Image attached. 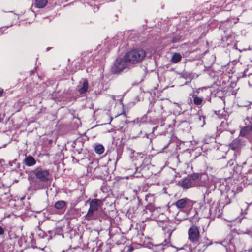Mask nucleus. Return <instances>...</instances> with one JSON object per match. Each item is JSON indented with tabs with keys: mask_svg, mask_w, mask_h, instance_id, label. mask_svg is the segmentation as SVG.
<instances>
[{
	"mask_svg": "<svg viewBox=\"0 0 252 252\" xmlns=\"http://www.w3.org/2000/svg\"><path fill=\"white\" fill-rule=\"evenodd\" d=\"M146 52L141 48L134 49L126 54L124 59L128 63H137L141 62L145 57Z\"/></svg>",
	"mask_w": 252,
	"mask_h": 252,
	"instance_id": "nucleus-2",
	"label": "nucleus"
},
{
	"mask_svg": "<svg viewBox=\"0 0 252 252\" xmlns=\"http://www.w3.org/2000/svg\"><path fill=\"white\" fill-rule=\"evenodd\" d=\"M3 93V90H0V97L2 95Z\"/></svg>",
	"mask_w": 252,
	"mask_h": 252,
	"instance_id": "nucleus-27",
	"label": "nucleus"
},
{
	"mask_svg": "<svg viewBox=\"0 0 252 252\" xmlns=\"http://www.w3.org/2000/svg\"><path fill=\"white\" fill-rule=\"evenodd\" d=\"M155 219H156V220L157 221L159 222H161L162 221L164 222L167 221V220H166V217L164 216L163 214H161L158 218L155 217Z\"/></svg>",
	"mask_w": 252,
	"mask_h": 252,
	"instance_id": "nucleus-19",
	"label": "nucleus"
},
{
	"mask_svg": "<svg viewBox=\"0 0 252 252\" xmlns=\"http://www.w3.org/2000/svg\"><path fill=\"white\" fill-rule=\"evenodd\" d=\"M250 131H251L249 126H246L244 127V128H242L240 130V135L241 136H245L246 134L249 133Z\"/></svg>",
	"mask_w": 252,
	"mask_h": 252,
	"instance_id": "nucleus-16",
	"label": "nucleus"
},
{
	"mask_svg": "<svg viewBox=\"0 0 252 252\" xmlns=\"http://www.w3.org/2000/svg\"><path fill=\"white\" fill-rule=\"evenodd\" d=\"M34 188H35V189H40L41 188H40V187H38V186L35 187Z\"/></svg>",
	"mask_w": 252,
	"mask_h": 252,
	"instance_id": "nucleus-28",
	"label": "nucleus"
},
{
	"mask_svg": "<svg viewBox=\"0 0 252 252\" xmlns=\"http://www.w3.org/2000/svg\"><path fill=\"white\" fill-rule=\"evenodd\" d=\"M49 49H50V48H47V51H49Z\"/></svg>",
	"mask_w": 252,
	"mask_h": 252,
	"instance_id": "nucleus-30",
	"label": "nucleus"
},
{
	"mask_svg": "<svg viewBox=\"0 0 252 252\" xmlns=\"http://www.w3.org/2000/svg\"><path fill=\"white\" fill-rule=\"evenodd\" d=\"M23 162L26 165L29 167L34 166L36 163L35 158L31 156L26 157Z\"/></svg>",
	"mask_w": 252,
	"mask_h": 252,
	"instance_id": "nucleus-9",
	"label": "nucleus"
},
{
	"mask_svg": "<svg viewBox=\"0 0 252 252\" xmlns=\"http://www.w3.org/2000/svg\"><path fill=\"white\" fill-rule=\"evenodd\" d=\"M127 62L125 59H117L112 67L113 72L115 73H119L126 67Z\"/></svg>",
	"mask_w": 252,
	"mask_h": 252,
	"instance_id": "nucleus-6",
	"label": "nucleus"
},
{
	"mask_svg": "<svg viewBox=\"0 0 252 252\" xmlns=\"http://www.w3.org/2000/svg\"><path fill=\"white\" fill-rule=\"evenodd\" d=\"M66 205V202L63 200H60L57 201L55 204L54 207L57 209H63Z\"/></svg>",
	"mask_w": 252,
	"mask_h": 252,
	"instance_id": "nucleus-14",
	"label": "nucleus"
},
{
	"mask_svg": "<svg viewBox=\"0 0 252 252\" xmlns=\"http://www.w3.org/2000/svg\"><path fill=\"white\" fill-rule=\"evenodd\" d=\"M89 204L90 208L85 216V219L88 220L94 219V213L98 210L99 207L102 204V202L100 199H93L90 201Z\"/></svg>",
	"mask_w": 252,
	"mask_h": 252,
	"instance_id": "nucleus-4",
	"label": "nucleus"
},
{
	"mask_svg": "<svg viewBox=\"0 0 252 252\" xmlns=\"http://www.w3.org/2000/svg\"><path fill=\"white\" fill-rule=\"evenodd\" d=\"M207 189L205 193L204 194V197L206 198L208 196L209 194L211 193L212 191H214L215 189V186L206 187Z\"/></svg>",
	"mask_w": 252,
	"mask_h": 252,
	"instance_id": "nucleus-18",
	"label": "nucleus"
},
{
	"mask_svg": "<svg viewBox=\"0 0 252 252\" xmlns=\"http://www.w3.org/2000/svg\"><path fill=\"white\" fill-rule=\"evenodd\" d=\"M188 239L193 244H198L196 247L197 252H203L207 247L212 244V242H200L201 236L199 227L192 225L188 231Z\"/></svg>",
	"mask_w": 252,
	"mask_h": 252,
	"instance_id": "nucleus-1",
	"label": "nucleus"
},
{
	"mask_svg": "<svg viewBox=\"0 0 252 252\" xmlns=\"http://www.w3.org/2000/svg\"><path fill=\"white\" fill-rule=\"evenodd\" d=\"M182 59V56L179 53H174L171 59V62L176 63L179 62Z\"/></svg>",
	"mask_w": 252,
	"mask_h": 252,
	"instance_id": "nucleus-12",
	"label": "nucleus"
},
{
	"mask_svg": "<svg viewBox=\"0 0 252 252\" xmlns=\"http://www.w3.org/2000/svg\"><path fill=\"white\" fill-rule=\"evenodd\" d=\"M181 36L179 35H176L172 38L171 42L173 43L179 42L181 41Z\"/></svg>",
	"mask_w": 252,
	"mask_h": 252,
	"instance_id": "nucleus-20",
	"label": "nucleus"
},
{
	"mask_svg": "<svg viewBox=\"0 0 252 252\" xmlns=\"http://www.w3.org/2000/svg\"><path fill=\"white\" fill-rule=\"evenodd\" d=\"M199 120H200L202 118L203 120V121L204 122L205 117L204 116H202V117L199 116ZM203 124H204V122L203 123Z\"/></svg>",
	"mask_w": 252,
	"mask_h": 252,
	"instance_id": "nucleus-25",
	"label": "nucleus"
},
{
	"mask_svg": "<svg viewBox=\"0 0 252 252\" xmlns=\"http://www.w3.org/2000/svg\"><path fill=\"white\" fill-rule=\"evenodd\" d=\"M193 180L191 179V174L189 176L188 178H184L181 182H179L180 185L184 189H187L193 186Z\"/></svg>",
	"mask_w": 252,
	"mask_h": 252,
	"instance_id": "nucleus-7",
	"label": "nucleus"
},
{
	"mask_svg": "<svg viewBox=\"0 0 252 252\" xmlns=\"http://www.w3.org/2000/svg\"><path fill=\"white\" fill-rule=\"evenodd\" d=\"M105 252H110V250H107L105 251Z\"/></svg>",
	"mask_w": 252,
	"mask_h": 252,
	"instance_id": "nucleus-29",
	"label": "nucleus"
},
{
	"mask_svg": "<svg viewBox=\"0 0 252 252\" xmlns=\"http://www.w3.org/2000/svg\"><path fill=\"white\" fill-rule=\"evenodd\" d=\"M146 210H149L150 212H153V214H152V216L154 215V213L155 212V209L154 208V207L152 204H149L146 207Z\"/></svg>",
	"mask_w": 252,
	"mask_h": 252,
	"instance_id": "nucleus-21",
	"label": "nucleus"
},
{
	"mask_svg": "<svg viewBox=\"0 0 252 252\" xmlns=\"http://www.w3.org/2000/svg\"><path fill=\"white\" fill-rule=\"evenodd\" d=\"M194 187H207L208 178L204 173H193L191 174Z\"/></svg>",
	"mask_w": 252,
	"mask_h": 252,
	"instance_id": "nucleus-3",
	"label": "nucleus"
},
{
	"mask_svg": "<svg viewBox=\"0 0 252 252\" xmlns=\"http://www.w3.org/2000/svg\"><path fill=\"white\" fill-rule=\"evenodd\" d=\"M88 88V82L86 79H84L82 86L78 89V92L81 94H85Z\"/></svg>",
	"mask_w": 252,
	"mask_h": 252,
	"instance_id": "nucleus-10",
	"label": "nucleus"
},
{
	"mask_svg": "<svg viewBox=\"0 0 252 252\" xmlns=\"http://www.w3.org/2000/svg\"><path fill=\"white\" fill-rule=\"evenodd\" d=\"M251 131H252V123L250 125V126H248Z\"/></svg>",
	"mask_w": 252,
	"mask_h": 252,
	"instance_id": "nucleus-26",
	"label": "nucleus"
},
{
	"mask_svg": "<svg viewBox=\"0 0 252 252\" xmlns=\"http://www.w3.org/2000/svg\"><path fill=\"white\" fill-rule=\"evenodd\" d=\"M20 164H18V167L19 168Z\"/></svg>",
	"mask_w": 252,
	"mask_h": 252,
	"instance_id": "nucleus-31",
	"label": "nucleus"
},
{
	"mask_svg": "<svg viewBox=\"0 0 252 252\" xmlns=\"http://www.w3.org/2000/svg\"><path fill=\"white\" fill-rule=\"evenodd\" d=\"M33 173L37 179L42 182H46L49 179L50 173L48 170L41 167H38L33 171Z\"/></svg>",
	"mask_w": 252,
	"mask_h": 252,
	"instance_id": "nucleus-5",
	"label": "nucleus"
},
{
	"mask_svg": "<svg viewBox=\"0 0 252 252\" xmlns=\"http://www.w3.org/2000/svg\"><path fill=\"white\" fill-rule=\"evenodd\" d=\"M104 148L102 145H97L95 147V152L98 154H102L104 152Z\"/></svg>",
	"mask_w": 252,
	"mask_h": 252,
	"instance_id": "nucleus-17",
	"label": "nucleus"
},
{
	"mask_svg": "<svg viewBox=\"0 0 252 252\" xmlns=\"http://www.w3.org/2000/svg\"><path fill=\"white\" fill-rule=\"evenodd\" d=\"M190 204V200L187 198H184L177 200L174 204L177 207V208L181 209L186 207Z\"/></svg>",
	"mask_w": 252,
	"mask_h": 252,
	"instance_id": "nucleus-8",
	"label": "nucleus"
},
{
	"mask_svg": "<svg viewBox=\"0 0 252 252\" xmlns=\"http://www.w3.org/2000/svg\"><path fill=\"white\" fill-rule=\"evenodd\" d=\"M234 160L233 159H231L228 162L226 166H231L234 164Z\"/></svg>",
	"mask_w": 252,
	"mask_h": 252,
	"instance_id": "nucleus-23",
	"label": "nucleus"
},
{
	"mask_svg": "<svg viewBox=\"0 0 252 252\" xmlns=\"http://www.w3.org/2000/svg\"><path fill=\"white\" fill-rule=\"evenodd\" d=\"M4 233V229L1 226H0V235H2Z\"/></svg>",
	"mask_w": 252,
	"mask_h": 252,
	"instance_id": "nucleus-24",
	"label": "nucleus"
},
{
	"mask_svg": "<svg viewBox=\"0 0 252 252\" xmlns=\"http://www.w3.org/2000/svg\"><path fill=\"white\" fill-rule=\"evenodd\" d=\"M230 146L234 150H237L241 147V142L238 139H235L231 143Z\"/></svg>",
	"mask_w": 252,
	"mask_h": 252,
	"instance_id": "nucleus-13",
	"label": "nucleus"
},
{
	"mask_svg": "<svg viewBox=\"0 0 252 252\" xmlns=\"http://www.w3.org/2000/svg\"><path fill=\"white\" fill-rule=\"evenodd\" d=\"M191 96L193 99V103L195 105H200L202 104L203 101V98L199 97L194 94H192Z\"/></svg>",
	"mask_w": 252,
	"mask_h": 252,
	"instance_id": "nucleus-15",
	"label": "nucleus"
},
{
	"mask_svg": "<svg viewBox=\"0 0 252 252\" xmlns=\"http://www.w3.org/2000/svg\"><path fill=\"white\" fill-rule=\"evenodd\" d=\"M47 2V0H35L34 4L36 7L42 8L46 5Z\"/></svg>",
	"mask_w": 252,
	"mask_h": 252,
	"instance_id": "nucleus-11",
	"label": "nucleus"
},
{
	"mask_svg": "<svg viewBox=\"0 0 252 252\" xmlns=\"http://www.w3.org/2000/svg\"><path fill=\"white\" fill-rule=\"evenodd\" d=\"M125 249H126L127 252H132L134 250L133 247L131 246H126Z\"/></svg>",
	"mask_w": 252,
	"mask_h": 252,
	"instance_id": "nucleus-22",
	"label": "nucleus"
}]
</instances>
